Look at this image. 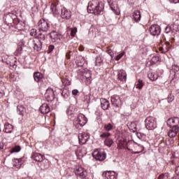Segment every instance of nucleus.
Here are the masks:
<instances>
[{
  "mask_svg": "<svg viewBox=\"0 0 179 179\" xmlns=\"http://www.w3.org/2000/svg\"><path fill=\"white\" fill-rule=\"evenodd\" d=\"M87 10L90 13H94V15H100L103 10V7L100 6V3L99 1L92 0L88 4Z\"/></svg>",
  "mask_w": 179,
  "mask_h": 179,
  "instance_id": "1",
  "label": "nucleus"
},
{
  "mask_svg": "<svg viewBox=\"0 0 179 179\" xmlns=\"http://www.w3.org/2000/svg\"><path fill=\"white\" fill-rule=\"evenodd\" d=\"M92 156L96 159V160H99V162H103V160H106V154L104 150L101 149H96L92 152Z\"/></svg>",
  "mask_w": 179,
  "mask_h": 179,
  "instance_id": "2",
  "label": "nucleus"
},
{
  "mask_svg": "<svg viewBox=\"0 0 179 179\" xmlns=\"http://www.w3.org/2000/svg\"><path fill=\"white\" fill-rule=\"evenodd\" d=\"M145 128L149 131H152L156 128V119L153 117H148L145 119Z\"/></svg>",
  "mask_w": 179,
  "mask_h": 179,
  "instance_id": "3",
  "label": "nucleus"
},
{
  "mask_svg": "<svg viewBox=\"0 0 179 179\" xmlns=\"http://www.w3.org/2000/svg\"><path fill=\"white\" fill-rule=\"evenodd\" d=\"M38 42L34 43V48L36 51H40L41 46L43 45V41L45 40V35L41 34L38 36Z\"/></svg>",
  "mask_w": 179,
  "mask_h": 179,
  "instance_id": "4",
  "label": "nucleus"
},
{
  "mask_svg": "<svg viewBox=\"0 0 179 179\" xmlns=\"http://www.w3.org/2000/svg\"><path fill=\"white\" fill-rule=\"evenodd\" d=\"M45 97L47 101H54V99H55L54 90H52V88H48L45 94Z\"/></svg>",
  "mask_w": 179,
  "mask_h": 179,
  "instance_id": "5",
  "label": "nucleus"
},
{
  "mask_svg": "<svg viewBox=\"0 0 179 179\" xmlns=\"http://www.w3.org/2000/svg\"><path fill=\"white\" fill-rule=\"evenodd\" d=\"M166 124L168 125V127H170V128H174V127H178V124H179V117H173L171 118H169Z\"/></svg>",
  "mask_w": 179,
  "mask_h": 179,
  "instance_id": "6",
  "label": "nucleus"
},
{
  "mask_svg": "<svg viewBox=\"0 0 179 179\" xmlns=\"http://www.w3.org/2000/svg\"><path fill=\"white\" fill-rule=\"evenodd\" d=\"M38 27L39 30L42 31H47L48 29H50V25H48V22L45 20H41L38 22Z\"/></svg>",
  "mask_w": 179,
  "mask_h": 179,
  "instance_id": "7",
  "label": "nucleus"
},
{
  "mask_svg": "<svg viewBox=\"0 0 179 179\" xmlns=\"http://www.w3.org/2000/svg\"><path fill=\"white\" fill-rule=\"evenodd\" d=\"M60 16L62 19H66V20H69V19H71V17L72 16V13L71 12V10L64 8L61 10Z\"/></svg>",
  "mask_w": 179,
  "mask_h": 179,
  "instance_id": "8",
  "label": "nucleus"
},
{
  "mask_svg": "<svg viewBox=\"0 0 179 179\" xmlns=\"http://www.w3.org/2000/svg\"><path fill=\"white\" fill-rule=\"evenodd\" d=\"M90 138L89 133H82L78 135V141L80 145H85L87 140Z\"/></svg>",
  "mask_w": 179,
  "mask_h": 179,
  "instance_id": "9",
  "label": "nucleus"
},
{
  "mask_svg": "<svg viewBox=\"0 0 179 179\" xmlns=\"http://www.w3.org/2000/svg\"><path fill=\"white\" fill-rule=\"evenodd\" d=\"M111 102L114 107L121 108L122 106V101H121V99L117 95L112 96Z\"/></svg>",
  "mask_w": 179,
  "mask_h": 179,
  "instance_id": "10",
  "label": "nucleus"
},
{
  "mask_svg": "<svg viewBox=\"0 0 179 179\" xmlns=\"http://www.w3.org/2000/svg\"><path fill=\"white\" fill-rule=\"evenodd\" d=\"M149 30L152 36H159V34H160V31H162L159 25H152Z\"/></svg>",
  "mask_w": 179,
  "mask_h": 179,
  "instance_id": "11",
  "label": "nucleus"
},
{
  "mask_svg": "<svg viewBox=\"0 0 179 179\" xmlns=\"http://www.w3.org/2000/svg\"><path fill=\"white\" fill-rule=\"evenodd\" d=\"M77 122L80 127H85L87 122V119L83 114H79L78 117H77Z\"/></svg>",
  "mask_w": 179,
  "mask_h": 179,
  "instance_id": "12",
  "label": "nucleus"
},
{
  "mask_svg": "<svg viewBox=\"0 0 179 179\" xmlns=\"http://www.w3.org/2000/svg\"><path fill=\"white\" fill-rule=\"evenodd\" d=\"M76 176H79V177H81V178H85L86 176H87V172L83 167H78L76 170Z\"/></svg>",
  "mask_w": 179,
  "mask_h": 179,
  "instance_id": "13",
  "label": "nucleus"
},
{
  "mask_svg": "<svg viewBox=\"0 0 179 179\" xmlns=\"http://www.w3.org/2000/svg\"><path fill=\"white\" fill-rule=\"evenodd\" d=\"M178 127H172V129L168 132V136H169V138H174L177 136V134H178Z\"/></svg>",
  "mask_w": 179,
  "mask_h": 179,
  "instance_id": "14",
  "label": "nucleus"
},
{
  "mask_svg": "<svg viewBox=\"0 0 179 179\" xmlns=\"http://www.w3.org/2000/svg\"><path fill=\"white\" fill-rule=\"evenodd\" d=\"M50 9L53 15H59V7H58V4L56 2L51 4Z\"/></svg>",
  "mask_w": 179,
  "mask_h": 179,
  "instance_id": "15",
  "label": "nucleus"
},
{
  "mask_svg": "<svg viewBox=\"0 0 179 179\" xmlns=\"http://www.w3.org/2000/svg\"><path fill=\"white\" fill-rule=\"evenodd\" d=\"M110 6L113 12H114V13H115L116 15H120V13H121V11L120 10V8H118V4L117 3V2L113 1Z\"/></svg>",
  "mask_w": 179,
  "mask_h": 179,
  "instance_id": "16",
  "label": "nucleus"
},
{
  "mask_svg": "<svg viewBox=\"0 0 179 179\" xmlns=\"http://www.w3.org/2000/svg\"><path fill=\"white\" fill-rule=\"evenodd\" d=\"M62 36L61 34H59L58 32L55 31H52L50 33V38L52 40H54L53 41H58V40H61Z\"/></svg>",
  "mask_w": 179,
  "mask_h": 179,
  "instance_id": "17",
  "label": "nucleus"
},
{
  "mask_svg": "<svg viewBox=\"0 0 179 179\" xmlns=\"http://www.w3.org/2000/svg\"><path fill=\"white\" fill-rule=\"evenodd\" d=\"M117 78L119 80H123L125 82L127 80V73L124 70H120L117 74Z\"/></svg>",
  "mask_w": 179,
  "mask_h": 179,
  "instance_id": "18",
  "label": "nucleus"
},
{
  "mask_svg": "<svg viewBox=\"0 0 179 179\" xmlns=\"http://www.w3.org/2000/svg\"><path fill=\"white\" fill-rule=\"evenodd\" d=\"M40 111L42 114H48V112L50 111V106L47 103H43L40 107Z\"/></svg>",
  "mask_w": 179,
  "mask_h": 179,
  "instance_id": "19",
  "label": "nucleus"
},
{
  "mask_svg": "<svg viewBox=\"0 0 179 179\" xmlns=\"http://www.w3.org/2000/svg\"><path fill=\"white\" fill-rule=\"evenodd\" d=\"M101 106L103 110H108V107H110V102L107 99H101Z\"/></svg>",
  "mask_w": 179,
  "mask_h": 179,
  "instance_id": "20",
  "label": "nucleus"
},
{
  "mask_svg": "<svg viewBox=\"0 0 179 179\" xmlns=\"http://www.w3.org/2000/svg\"><path fill=\"white\" fill-rule=\"evenodd\" d=\"M13 131V126L9 123H6L4 125V132L10 134Z\"/></svg>",
  "mask_w": 179,
  "mask_h": 179,
  "instance_id": "21",
  "label": "nucleus"
},
{
  "mask_svg": "<svg viewBox=\"0 0 179 179\" xmlns=\"http://www.w3.org/2000/svg\"><path fill=\"white\" fill-rule=\"evenodd\" d=\"M32 157L36 160V162H43V160H44V156L40 153H34L32 155Z\"/></svg>",
  "mask_w": 179,
  "mask_h": 179,
  "instance_id": "22",
  "label": "nucleus"
},
{
  "mask_svg": "<svg viewBox=\"0 0 179 179\" xmlns=\"http://www.w3.org/2000/svg\"><path fill=\"white\" fill-rule=\"evenodd\" d=\"M133 19L135 20V22H139L141 20V11H134L133 13Z\"/></svg>",
  "mask_w": 179,
  "mask_h": 179,
  "instance_id": "23",
  "label": "nucleus"
},
{
  "mask_svg": "<svg viewBox=\"0 0 179 179\" xmlns=\"http://www.w3.org/2000/svg\"><path fill=\"white\" fill-rule=\"evenodd\" d=\"M83 76H85V79L87 80V83H92V73L90 71L84 73Z\"/></svg>",
  "mask_w": 179,
  "mask_h": 179,
  "instance_id": "24",
  "label": "nucleus"
},
{
  "mask_svg": "<svg viewBox=\"0 0 179 179\" xmlns=\"http://www.w3.org/2000/svg\"><path fill=\"white\" fill-rule=\"evenodd\" d=\"M113 173L114 172H111V171L104 172L103 173V176L106 177L107 179H117V178L114 176V175H111L113 174Z\"/></svg>",
  "mask_w": 179,
  "mask_h": 179,
  "instance_id": "25",
  "label": "nucleus"
},
{
  "mask_svg": "<svg viewBox=\"0 0 179 179\" xmlns=\"http://www.w3.org/2000/svg\"><path fill=\"white\" fill-rule=\"evenodd\" d=\"M148 78L152 80V82L155 80H157V78H159V76L156 73L150 72L148 73Z\"/></svg>",
  "mask_w": 179,
  "mask_h": 179,
  "instance_id": "26",
  "label": "nucleus"
},
{
  "mask_svg": "<svg viewBox=\"0 0 179 179\" xmlns=\"http://www.w3.org/2000/svg\"><path fill=\"white\" fill-rule=\"evenodd\" d=\"M34 78L36 82H40V80L43 78V76L40 72H36L34 74Z\"/></svg>",
  "mask_w": 179,
  "mask_h": 179,
  "instance_id": "27",
  "label": "nucleus"
},
{
  "mask_svg": "<svg viewBox=\"0 0 179 179\" xmlns=\"http://www.w3.org/2000/svg\"><path fill=\"white\" fill-rule=\"evenodd\" d=\"M110 136H111V134L108 131L103 132L100 135V138L105 140L108 139Z\"/></svg>",
  "mask_w": 179,
  "mask_h": 179,
  "instance_id": "28",
  "label": "nucleus"
},
{
  "mask_svg": "<svg viewBox=\"0 0 179 179\" xmlns=\"http://www.w3.org/2000/svg\"><path fill=\"white\" fill-rule=\"evenodd\" d=\"M113 128H114V126H113L111 123L105 124L103 126V129H105V131H106L107 132H108L109 131H111Z\"/></svg>",
  "mask_w": 179,
  "mask_h": 179,
  "instance_id": "29",
  "label": "nucleus"
},
{
  "mask_svg": "<svg viewBox=\"0 0 179 179\" xmlns=\"http://www.w3.org/2000/svg\"><path fill=\"white\" fill-rule=\"evenodd\" d=\"M17 113H18V114H20V115H23V114L24 113V107H23V106L18 105L17 106Z\"/></svg>",
  "mask_w": 179,
  "mask_h": 179,
  "instance_id": "30",
  "label": "nucleus"
},
{
  "mask_svg": "<svg viewBox=\"0 0 179 179\" xmlns=\"http://www.w3.org/2000/svg\"><path fill=\"white\" fill-rule=\"evenodd\" d=\"M104 143L106 146H108V148L111 147V145H113V139L111 138H106L105 141H104Z\"/></svg>",
  "mask_w": 179,
  "mask_h": 179,
  "instance_id": "31",
  "label": "nucleus"
},
{
  "mask_svg": "<svg viewBox=\"0 0 179 179\" xmlns=\"http://www.w3.org/2000/svg\"><path fill=\"white\" fill-rule=\"evenodd\" d=\"M136 89H142L143 87V81L142 80H138V82L136 84Z\"/></svg>",
  "mask_w": 179,
  "mask_h": 179,
  "instance_id": "32",
  "label": "nucleus"
},
{
  "mask_svg": "<svg viewBox=\"0 0 179 179\" xmlns=\"http://www.w3.org/2000/svg\"><path fill=\"white\" fill-rule=\"evenodd\" d=\"M20 150H22V148H20V146L19 145H15L14 148H12V150H10V153H15V152H17Z\"/></svg>",
  "mask_w": 179,
  "mask_h": 179,
  "instance_id": "33",
  "label": "nucleus"
},
{
  "mask_svg": "<svg viewBox=\"0 0 179 179\" xmlns=\"http://www.w3.org/2000/svg\"><path fill=\"white\" fill-rule=\"evenodd\" d=\"M95 62H96V66L100 65V64H101V62H103V58H101V56L96 57Z\"/></svg>",
  "mask_w": 179,
  "mask_h": 179,
  "instance_id": "34",
  "label": "nucleus"
},
{
  "mask_svg": "<svg viewBox=\"0 0 179 179\" xmlns=\"http://www.w3.org/2000/svg\"><path fill=\"white\" fill-rule=\"evenodd\" d=\"M77 31L78 29L76 27L72 28L71 30V36H72V37H75Z\"/></svg>",
  "mask_w": 179,
  "mask_h": 179,
  "instance_id": "35",
  "label": "nucleus"
},
{
  "mask_svg": "<svg viewBox=\"0 0 179 179\" xmlns=\"http://www.w3.org/2000/svg\"><path fill=\"white\" fill-rule=\"evenodd\" d=\"M124 55H125V52H122V53L117 55L115 58L116 61H120V59H121L122 57H124Z\"/></svg>",
  "mask_w": 179,
  "mask_h": 179,
  "instance_id": "36",
  "label": "nucleus"
},
{
  "mask_svg": "<svg viewBox=\"0 0 179 179\" xmlns=\"http://www.w3.org/2000/svg\"><path fill=\"white\" fill-rule=\"evenodd\" d=\"M159 58L157 56H153L151 61L153 62V64H156L159 61Z\"/></svg>",
  "mask_w": 179,
  "mask_h": 179,
  "instance_id": "37",
  "label": "nucleus"
},
{
  "mask_svg": "<svg viewBox=\"0 0 179 179\" xmlns=\"http://www.w3.org/2000/svg\"><path fill=\"white\" fill-rule=\"evenodd\" d=\"M160 51H162V52H167L169 51V48L164 46L159 48Z\"/></svg>",
  "mask_w": 179,
  "mask_h": 179,
  "instance_id": "38",
  "label": "nucleus"
},
{
  "mask_svg": "<svg viewBox=\"0 0 179 179\" xmlns=\"http://www.w3.org/2000/svg\"><path fill=\"white\" fill-rule=\"evenodd\" d=\"M62 83H64V85H67L68 86H69V85H71V82H69V80L65 79V78H63L62 80Z\"/></svg>",
  "mask_w": 179,
  "mask_h": 179,
  "instance_id": "39",
  "label": "nucleus"
},
{
  "mask_svg": "<svg viewBox=\"0 0 179 179\" xmlns=\"http://www.w3.org/2000/svg\"><path fill=\"white\" fill-rule=\"evenodd\" d=\"M165 31L166 33H170V31H173V26L171 27H166V29H165Z\"/></svg>",
  "mask_w": 179,
  "mask_h": 179,
  "instance_id": "40",
  "label": "nucleus"
},
{
  "mask_svg": "<svg viewBox=\"0 0 179 179\" xmlns=\"http://www.w3.org/2000/svg\"><path fill=\"white\" fill-rule=\"evenodd\" d=\"M172 69H173V71H176V72H178L179 66L178 65L174 64L172 66Z\"/></svg>",
  "mask_w": 179,
  "mask_h": 179,
  "instance_id": "41",
  "label": "nucleus"
},
{
  "mask_svg": "<svg viewBox=\"0 0 179 179\" xmlns=\"http://www.w3.org/2000/svg\"><path fill=\"white\" fill-rule=\"evenodd\" d=\"M36 30L35 29H32L31 30L30 35L31 36H36Z\"/></svg>",
  "mask_w": 179,
  "mask_h": 179,
  "instance_id": "42",
  "label": "nucleus"
},
{
  "mask_svg": "<svg viewBox=\"0 0 179 179\" xmlns=\"http://www.w3.org/2000/svg\"><path fill=\"white\" fill-rule=\"evenodd\" d=\"M14 162L15 163V164H14V166H15L17 167H19L20 166V164L19 163V159H15Z\"/></svg>",
  "mask_w": 179,
  "mask_h": 179,
  "instance_id": "43",
  "label": "nucleus"
},
{
  "mask_svg": "<svg viewBox=\"0 0 179 179\" xmlns=\"http://www.w3.org/2000/svg\"><path fill=\"white\" fill-rule=\"evenodd\" d=\"M66 58L67 59H71V51L68 52L66 54Z\"/></svg>",
  "mask_w": 179,
  "mask_h": 179,
  "instance_id": "44",
  "label": "nucleus"
},
{
  "mask_svg": "<svg viewBox=\"0 0 179 179\" xmlns=\"http://www.w3.org/2000/svg\"><path fill=\"white\" fill-rule=\"evenodd\" d=\"M72 93H73V96H76L78 94V93H79V91L78 90H73L72 91Z\"/></svg>",
  "mask_w": 179,
  "mask_h": 179,
  "instance_id": "45",
  "label": "nucleus"
},
{
  "mask_svg": "<svg viewBox=\"0 0 179 179\" xmlns=\"http://www.w3.org/2000/svg\"><path fill=\"white\" fill-rule=\"evenodd\" d=\"M167 177L164 174H162L159 176L158 179H166Z\"/></svg>",
  "mask_w": 179,
  "mask_h": 179,
  "instance_id": "46",
  "label": "nucleus"
},
{
  "mask_svg": "<svg viewBox=\"0 0 179 179\" xmlns=\"http://www.w3.org/2000/svg\"><path fill=\"white\" fill-rule=\"evenodd\" d=\"M136 136H137V138H138V139H142V134L141 133H137Z\"/></svg>",
  "mask_w": 179,
  "mask_h": 179,
  "instance_id": "47",
  "label": "nucleus"
},
{
  "mask_svg": "<svg viewBox=\"0 0 179 179\" xmlns=\"http://www.w3.org/2000/svg\"><path fill=\"white\" fill-rule=\"evenodd\" d=\"M78 66H83V65H85V62H82L79 64V62H78Z\"/></svg>",
  "mask_w": 179,
  "mask_h": 179,
  "instance_id": "48",
  "label": "nucleus"
},
{
  "mask_svg": "<svg viewBox=\"0 0 179 179\" xmlns=\"http://www.w3.org/2000/svg\"><path fill=\"white\" fill-rule=\"evenodd\" d=\"M53 50H54V45H50L49 46V50H50V52H51V51H52Z\"/></svg>",
  "mask_w": 179,
  "mask_h": 179,
  "instance_id": "49",
  "label": "nucleus"
},
{
  "mask_svg": "<svg viewBox=\"0 0 179 179\" xmlns=\"http://www.w3.org/2000/svg\"><path fill=\"white\" fill-rule=\"evenodd\" d=\"M176 173L177 176H178V177H179V166H178V167L176 169Z\"/></svg>",
  "mask_w": 179,
  "mask_h": 179,
  "instance_id": "50",
  "label": "nucleus"
},
{
  "mask_svg": "<svg viewBox=\"0 0 179 179\" xmlns=\"http://www.w3.org/2000/svg\"><path fill=\"white\" fill-rule=\"evenodd\" d=\"M170 2H173V3H179V0H169Z\"/></svg>",
  "mask_w": 179,
  "mask_h": 179,
  "instance_id": "51",
  "label": "nucleus"
},
{
  "mask_svg": "<svg viewBox=\"0 0 179 179\" xmlns=\"http://www.w3.org/2000/svg\"><path fill=\"white\" fill-rule=\"evenodd\" d=\"M141 151H139V152H136L135 153H141V152H143V147H141Z\"/></svg>",
  "mask_w": 179,
  "mask_h": 179,
  "instance_id": "52",
  "label": "nucleus"
},
{
  "mask_svg": "<svg viewBox=\"0 0 179 179\" xmlns=\"http://www.w3.org/2000/svg\"><path fill=\"white\" fill-rule=\"evenodd\" d=\"M83 50H84L83 46H80V51H83Z\"/></svg>",
  "mask_w": 179,
  "mask_h": 179,
  "instance_id": "53",
  "label": "nucleus"
},
{
  "mask_svg": "<svg viewBox=\"0 0 179 179\" xmlns=\"http://www.w3.org/2000/svg\"><path fill=\"white\" fill-rule=\"evenodd\" d=\"M0 149H3V144L0 143Z\"/></svg>",
  "mask_w": 179,
  "mask_h": 179,
  "instance_id": "54",
  "label": "nucleus"
},
{
  "mask_svg": "<svg viewBox=\"0 0 179 179\" xmlns=\"http://www.w3.org/2000/svg\"><path fill=\"white\" fill-rule=\"evenodd\" d=\"M65 93V90L63 91L62 92V95H64V94Z\"/></svg>",
  "mask_w": 179,
  "mask_h": 179,
  "instance_id": "55",
  "label": "nucleus"
},
{
  "mask_svg": "<svg viewBox=\"0 0 179 179\" xmlns=\"http://www.w3.org/2000/svg\"><path fill=\"white\" fill-rule=\"evenodd\" d=\"M20 51H22V48H20Z\"/></svg>",
  "mask_w": 179,
  "mask_h": 179,
  "instance_id": "56",
  "label": "nucleus"
},
{
  "mask_svg": "<svg viewBox=\"0 0 179 179\" xmlns=\"http://www.w3.org/2000/svg\"><path fill=\"white\" fill-rule=\"evenodd\" d=\"M0 132H1V129H0Z\"/></svg>",
  "mask_w": 179,
  "mask_h": 179,
  "instance_id": "57",
  "label": "nucleus"
}]
</instances>
